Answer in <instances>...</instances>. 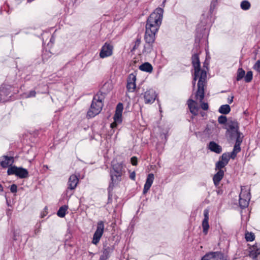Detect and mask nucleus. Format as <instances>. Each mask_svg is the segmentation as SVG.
<instances>
[{
	"mask_svg": "<svg viewBox=\"0 0 260 260\" xmlns=\"http://www.w3.org/2000/svg\"><path fill=\"white\" fill-rule=\"evenodd\" d=\"M227 164L224 162L221 161V160H219L215 165V170H223L222 169L224 168Z\"/></svg>",
	"mask_w": 260,
	"mask_h": 260,
	"instance_id": "nucleus-29",
	"label": "nucleus"
},
{
	"mask_svg": "<svg viewBox=\"0 0 260 260\" xmlns=\"http://www.w3.org/2000/svg\"><path fill=\"white\" fill-rule=\"evenodd\" d=\"M136 76L134 74L129 75L127 80L126 88L129 92H134L136 87Z\"/></svg>",
	"mask_w": 260,
	"mask_h": 260,
	"instance_id": "nucleus-11",
	"label": "nucleus"
},
{
	"mask_svg": "<svg viewBox=\"0 0 260 260\" xmlns=\"http://www.w3.org/2000/svg\"><path fill=\"white\" fill-rule=\"evenodd\" d=\"M111 89L112 88L111 84L109 82H106L101 88L100 92L102 94H105L109 92L111 90Z\"/></svg>",
	"mask_w": 260,
	"mask_h": 260,
	"instance_id": "nucleus-24",
	"label": "nucleus"
},
{
	"mask_svg": "<svg viewBox=\"0 0 260 260\" xmlns=\"http://www.w3.org/2000/svg\"><path fill=\"white\" fill-rule=\"evenodd\" d=\"M11 192H7L5 194V198L6 199L7 203L8 206H12V205L14 204L15 202L14 200L11 201L10 199V196L12 193H15L16 192V185L13 184L10 188Z\"/></svg>",
	"mask_w": 260,
	"mask_h": 260,
	"instance_id": "nucleus-19",
	"label": "nucleus"
},
{
	"mask_svg": "<svg viewBox=\"0 0 260 260\" xmlns=\"http://www.w3.org/2000/svg\"><path fill=\"white\" fill-rule=\"evenodd\" d=\"M233 99H234V96L233 95H231V96H229L228 98V102L229 104H231L233 102Z\"/></svg>",
	"mask_w": 260,
	"mask_h": 260,
	"instance_id": "nucleus-47",
	"label": "nucleus"
},
{
	"mask_svg": "<svg viewBox=\"0 0 260 260\" xmlns=\"http://www.w3.org/2000/svg\"><path fill=\"white\" fill-rule=\"evenodd\" d=\"M121 116L122 114L115 113L113 117L114 120L116 121V122L121 123L122 121Z\"/></svg>",
	"mask_w": 260,
	"mask_h": 260,
	"instance_id": "nucleus-35",
	"label": "nucleus"
},
{
	"mask_svg": "<svg viewBox=\"0 0 260 260\" xmlns=\"http://www.w3.org/2000/svg\"><path fill=\"white\" fill-rule=\"evenodd\" d=\"M68 208V207L66 205L60 207L57 212V215L60 217H64Z\"/></svg>",
	"mask_w": 260,
	"mask_h": 260,
	"instance_id": "nucleus-26",
	"label": "nucleus"
},
{
	"mask_svg": "<svg viewBox=\"0 0 260 260\" xmlns=\"http://www.w3.org/2000/svg\"><path fill=\"white\" fill-rule=\"evenodd\" d=\"M254 238L255 236L253 233L247 232L245 234V239L247 241H252Z\"/></svg>",
	"mask_w": 260,
	"mask_h": 260,
	"instance_id": "nucleus-33",
	"label": "nucleus"
},
{
	"mask_svg": "<svg viewBox=\"0 0 260 260\" xmlns=\"http://www.w3.org/2000/svg\"><path fill=\"white\" fill-rule=\"evenodd\" d=\"M105 225L103 221H99L97 223V226L95 232L93 236L92 243L96 245L100 241L104 231Z\"/></svg>",
	"mask_w": 260,
	"mask_h": 260,
	"instance_id": "nucleus-6",
	"label": "nucleus"
},
{
	"mask_svg": "<svg viewBox=\"0 0 260 260\" xmlns=\"http://www.w3.org/2000/svg\"><path fill=\"white\" fill-rule=\"evenodd\" d=\"M139 69L142 71L151 73L153 70V67L150 63L145 62L139 66Z\"/></svg>",
	"mask_w": 260,
	"mask_h": 260,
	"instance_id": "nucleus-23",
	"label": "nucleus"
},
{
	"mask_svg": "<svg viewBox=\"0 0 260 260\" xmlns=\"http://www.w3.org/2000/svg\"><path fill=\"white\" fill-rule=\"evenodd\" d=\"M245 75V72L242 68H239L237 72V81L241 80L243 78Z\"/></svg>",
	"mask_w": 260,
	"mask_h": 260,
	"instance_id": "nucleus-27",
	"label": "nucleus"
},
{
	"mask_svg": "<svg viewBox=\"0 0 260 260\" xmlns=\"http://www.w3.org/2000/svg\"><path fill=\"white\" fill-rule=\"evenodd\" d=\"M230 158H232V157L231 156V153L229 154L228 153H223L222 155L220 157L219 159L228 165Z\"/></svg>",
	"mask_w": 260,
	"mask_h": 260,
	"instance_id": "nucleus-28",
	"label": "nucleus"
},
{
	"mask_svg": "<svg viewBox=\"0 0 260 260\" xmlns=\"http://www.w3.org/2000/svg\"><path fill=\"white\" fill-rule=\"evenodd\" d=\"M260 254V247L257 244L253 245L249 248V256L252 259H256Z\"/></svg>",
	"mask_w": 260,
	"mask_h": 260,
	"instance_id": "nucleus-17",
	"label": "nucleus"
},
{
	"mask_svg": "<svg viewBox=\"0 0 260 260\" xmlns=\"http://www.w3.org/2000/svg\"><path fill=\"white\" fill-rule=\"evenodd\" d=\"M155 91L153 89L147 90L144 95L145 104H151L154 102L156 98Z\"/></svg>",
	"mask_w": 260,
	"mask_h": 260,
	"instance_id": "nucleus-12",
	"label": "nucleus"
},
{
	"mask_svg": "<svg viewBox=\"0 0 260 260\" xmlns=\"http://www.w3.org/2000/svg\"><path fill=\"white\" fill-rule=\"evenodd\" d=\"M118 123H119L114 120V122L111 124V127L112 128L116 127Z\"/></svg>",
	"mask_w": 260,
	"mask_h": 260,
	"instance_id": "nucleus-46",
	"label": "nucleus"
},
{
	"mask_svg": "<svg viewBox=\"0 0 260 260\" xmlns=\"http://www.w3.org/2000/svg\"><path fill=\"white\" fill-rule=\"evenodd\" d=\"M227 132L229 134L230 137L231 139H233L234 134H237L239 132V126L237 121H229L227 123Z\"/></svg>",
	"mask_w": 260,
	"mask_h": 260,
	"instance_id": "nucleus-8",
	"label": "nucleus"
},
{
	"mask_svg": "<svg viewBox=\"0 0 260 260\" xmlns=\"http://www.w3.org/2000/svg\"><path fill=\"white\" fill-rule=\"evenodd\" d=\"M109 258L106 255L104 254L103 253L101 255L99 260H107Z\"/></svg>",
	"mask_w": 260,
	"mask_h": 260,
	"instance_id": "nucleus-45",
	"label": "nucleus"
},
{
	"mask_svg": "<svg viewBox=\"0 0 260 260\" xmlns=\"http://www.w3.org/2000/svg\"><path fill=\"white\" fill-rule=\"evenodd\" d=\"M209 149L213 152L219 154L222 151L221 147L214 141L210 142L209 144Z\"/></svg>",
	"mask_w": 260,
	"mask_h": 260,
	"instance_id": "nucleus-21",
	"label": "nucleus"
},
{
	"mask_svg": "<svg viewBox=\"0 0 260 260\" xmlns=\"http://www.w3.org/2000/svg\"><path fill=\"white\" fill-rule=\"evenodd\" d=\"M195 98L197 100H199V101H200L199 99H197L196 96H195ZM202 100H203V99ZM202 102H203V101H202L201 102H200L201 103V108L204 110H207L209 108L208 104L207 103H203Z\"/></svg>",
	"mask_w": 260,
	"mask_h": 260,
	"instance_id": "nucleus-39",
	"label": "nucleus"
},
{
	"mask_svg": "<svg viewBox=\"0 0 260 260\" xmlns=\"http://www.w3.org/2000/svg\"><path fill=\"white\" fill-rule=\"evenodd\" d=\"M224 171L223 170H218V172L214 175L213 180L216 186H218L220 181L224 176Z\"/></svg>",
	"mask_w": 260,
	"mask_h": 260,
	"instance_id": "nucleus-20",
	"label": "nucleus"
},
{
	"mask_svg": "<svg viewBox=\"0 0 260 260\" xmlns=\"http://www.w3.org/2000/svg\"><path fill=\"white\" fill-rule=\"evenodd\" d=\"M204 218L202 222V226L203 229V232L205 235H206L208 233V231L209 228V225L208 224L209 210L208 209H205L204 211Z\"/></svg>",
	"mask_w": 260,
	"mask_h": 260,
	"instance_id": "nucleus-16",
	"label": "nucleus"
},
{
	"mask_svg": "<svg viewBox=\"0 0 260 260\" xmlns=\"http://www.w3.org/2000/svg\"><path fill=\"white\" fill-rule=\"evenodd\" d=\"M0 190H3V187L1 184H0Z\"/></svg>",
	"mask_w": 260,
	"mask_h": 260,
	"instance_id": "nucleus-49",
	"label": "nucleus"
},
{
	"mask_svg": "<svg viewBox=\"0 0 260 260\" xmlns=\"http://www.w3.org/2000/svg\"><path fill=\"white\" fill-rule=\"evenodd\" d=\"M230 106L227 104L221 106L218 110L219 112L223 114H227L230 113Z\"/></svg>",
	"mask_w": 260,
	"mask_h": 260,
	"instance_id": "nucleus-25",
	"label": "nucleus"
},
{
	"mask_svg": "<svg viewBox=\"0 0 260 260\" xmlns=\"http://www.w3.org/2000/svg\"><path fill=\"white\" fill-rule=\"evenodd\" d=\"M163 12L162 9L157 8L147 19L144 35L145 44L144 46V51L145 52L150 53L153 50L155 35L161 23Z\"/></svg>",
	"mask_w": 260,
	"mask_h": 260,
	"instance_id": "nucleus-1",
	"label": "nucleus"
},
{
	"mask_svg": "<svg viewBox=\"0 0 260 260\" xmlns=\"http://www.w3.org/2000/svg\"><path fill=\"white\" fill-rule=\"evenodd\" d=\"M141 42V38H138L137 39L136 41H135V45L133 47L132 50H135L137 49L140 46Z\"/></svg>",
	"mask_w": 260,
	"mask_h": 260,
	"instance_id": "nucleus-41",
	"label": "nucleus"
},
{
	"mask_svg": "<svg viewBox=\"0 0 260 260\" xmlns=\"http://www.w3.org/2000/svg\"><path fill=\"white\" fill-rule=\"evenodd\" d=\"M241 135L242 134L239 132H238L237 134H234L233 138L236 137V141L234 146V149L231 153L232 159H234L236 157L237 154L241 151L240 145L242 142V137H241Z\"/></svg>",
	"mask_w": 260,
	"mask_h": 260,
	"instance_id": "nucleus-7",
	"label": "nucleus"
},
{
	"mask_svg": "<svg viewBox=\"0 0 260 260\" xmlns=\"http://www.w3.org/2000/svg\"><path fill=\"white\" fill-rule=\"evenodd\" d=\"M79 183V178L75 174L71 175L68 182V189L74 190Z\"/></svg>",
	"mask_w": 260,
	"mask_h": 260,
	"instance_id": "nucleus-13",
	"label": "nucleus"
},
{
	"mask_svg": "<svg viewBox=\"0 0 260 260\" xmlns=\"http://www.w3.org/2000/svg\"><path fill=\"white\" fill-rule=\"evenodd\" d=\"M122 167L118 165V167L116 168L114 166L113 167L112 170L111 171V180L109 187H113L114 184L118 183L121 180V177L122 174Z\"/></svg>",
	"mask_w": 260,
	"mask_h": 260,
	"instance_id": "nucleus-5",
	"label": "nucleus"
},
{
	"mask_svg": "<svg viewBox=\"0 0 260 260\" xmlns=\"http://www.w3.org/2000/svg\"><path fill=\"white\" fill-rule=\"evenodd\" d=\"M192 64L194 68V73L200 74V77L198 83V90L196 92V98L199 99L200 102L205 96V87L206 86L207 73L204 70H201L199 54H194L191 57Z\"/></svg>",
	"mask_w": 260,
	"mask_h": 260,
	"instance_id": "nucleus-2",
	"label": "nucleus"
},
{
	"mask_svg": "<svg viewBox=\"0 0 260 260\" xmlns=\"http://www.w3.org/2000/svg\"><path fill=\"white\" fill-rule=\"evenodd\" d=\"M129 177L131 179H132V180H135V172H132L130 175H129Z\"/></svg>",
	"mask_w": 260,
	"mask_h": 260,
	"instance_id": "nucleus-48",
	"label": "nucleus"
},
{
	"mask_svg": "<svg viewBox=\"0 0 260 260\" xmlns=\"http://www.w3.org/2000/svg\"><path fill=\"white\" fill-rule=\"evenodd\" d=\"M113 47L109 43H105L102 46L100 52V56L104 58L112 55L113 53Z\"/></svg>",
	"mask_w": 260,
	"mask_h": 260,
	"instance_id": "nucleus-9",
	"label": "nucleus"
},
{
	"mask_svg": "<svg viewBox=\"0 0 260 260\" xmlns=\"http://www.w3.org/2000/svg\"><path fill=\"white\" fill-rule=\"evenodd\" d=\"M250 200V189L246 186H241V192L239 194V206L242 208L247 207Z\"/></svg>",
	"mask_w": 260,
	"mask_h": 260,
	"instance_id": "nucleus-4",
	"label": "nucleus"
},
{
	"mask_svg": "<svg viewBox=\"0 0 260 260\" xmlns=\"http://www.w3.org/2000/svg\"><path fill=\"white\" fill-rule=\"evenodd\" d=\"M17 177L20 178H26L28 177V172L25 169L17 167Z\"/></svg>",
	"mask_w": 260,
	"mask_h": 260,
	"instance_id": "nucleus-22",
	"label": "nucleus"
},
{
	"mask_svg": "<svg viewBox=\"0 0 260 260\" xmlns=\"http://www.w3.org/2000/svg\"><path fill=\"white\" fill-rule=\"evenodd\" d=\"M252 77L253 74L252 71L247 72L245 76H244L245 81L247 83L250 82L252 79Z\"/></svg>",
	"mask_w": 260,
	"mask_h": 260,
	"instance_id": "nucleus-32",
	"label": "nucleus"
},
{
	"mask_svg": "<svg viewBox=\"0 0 260 260\" xmlns=\"http://www.w3.org/2000/svg\"><path fill=\"white\" fill-rule=\"evenodd\" d=\"M131 163L133 166L137 165V158L136 156H133L131 159Z\"/></svg>",
	"mask_w": 260,
	"mask_h": 260,
	"instance_id": "nucleus-43",
	"label": "nucleus"
},
{
	"mask_svg": "<svg viewBox=\"0 0 260 260\" xmlns=\"http://www.w3.org/2000/svg\"><path fill=\"white\" fill-rule=\"evenodd\" d=\"M218 121L220 124H224L227 121L226 117L223 115L220 116L218 118Z\"/></svg>",
	"mask_w": 260,
	"mask_h": 260,
	"instance_id": "nucleus-38",
	"label": "nucleus"
},
{
	"mask_svg": "<svg viewBox=\"0 0 260 260\" xmlns=\"http://www.w3.org/2000/svg\"><path fill=\"white\" fill-rule=\"evenodd\" d=\"M12 88L10 86H7L6 87V89H8L9 90V91L5 92L4 90L1 91V92L0 93V101L2 100V96L3 95L7 96L10 93Z\"/></svg>",
	"mask_w": 260,
	"mask_h": 260,
	"instance_id": "nucleus-31",
	"label": "nucleus"
},
{
	"mask_svg": "<svg viewBox=\"0 0 260 260\" xmlns=\"http://www.w3.org/2000/svg\"><path fill=\"white\" fill-rule=\"evenodd\" d=\"M154 178V175L152 173L148 175L143 189V193L144 194L149 190L153 183Z\"/></svg>",
	"mask_w": 260,
	"mask_h": 260,
	"instance_id": "nucleus-18",
	"label": "nucleus"
},
{
	"mask_svg": "<svg viewBox=\"0 0 260 260\" xmlns=\"http://www.w3.org/2000/svg\"><path fill=\"white\" fill-rule=\"evenodd\" d=\"M202 260H224L223 255L219 252H211L205 255Z\"/></svg>",
	"mask_w": 260,
	"mask_h": 260,
	"instance_id": "nucleus-10",
	"label": "nucleus"
},
{
	"mask_svg": "<svg viewBox=\"0 0 260 260\" xmlns=\"http://www.w3.org/2000/svg\"><path fill=\"white\" fill-rule=\"evenodd\" d=\"M36 93L35 90H31L29 91L28 94L27 95V97L29 98L35 96L36 95Z\"/></svg>",
	"mask_w": 260,
	"mask_h": 260,
	"instance_id": "nucleus-44",
	"label": "nucleus"
},
{
	"mask_svg": "<svg viewBox=\"0 0 260 260\" xmlns=\"http://www.w3.org/2000/svg\"><path fill=\"white\" fill-rule=\"evenodd\" d=\"M198 77H200V74L194 73V77H193V80L192 81V85H193V87H194V86H195L196 82V80H197V78Z\"/></svg>",
	"mask_w": 260,
	"mask_h": 260,
	"instance_id": "nucleus-42",
	"label": "nucleus"
},
{
	"mask_svg": "<svg viewBox=\"0 0 260 260\" xmlns=\"http://www.w3.org/2000/svg\"><path fill=\"white\" fill-rule=\"evenodd\" d=\"M250 4L247 1H243L240 5L241 8L243 10H247L250 7Z\"/></svg>",
	"mask_w": 260,
	"mask_h": 260,
	"instance_id": "nucleus-30",
	"label": "nucleus"
},
{
	"mask_svg": "<svg viewBox=\"0 0 260 260\" xmlns=\"http://www.w3.org/2000/svg\"><path fill=\"white\" fill-rule=\"evenodd\" d=\"M103 106V104L102 100L100 99L98 94H96L93 98L90 108L87 112V118H90L99 114L101 111Z\"/></svg>",
	"mask_w": 260,
	"mask_h": 260,
	"instance_id": "nucleus-3",
	"label": "nucleus"
},
{
	"mask_svg": "<svg viewBox=\"0 0 260 260\" xmlns=\"http://www.w3.org/2000/svg\"><path fill=\"white\" fill-rule=\"evenodd\" d=\"M7 173H8V174L9 175H13V174L16 175V167L13 166V167L9 168L8 169Z\"/></svg>",
	"mask_w": 260,
	"mask_h": 260,
	"instance_id": "nucleus-36",
	"label": "nucleus"
},
{
	"mask_svg": "<svg viewBox=\"0 0 260 260\" xmlns=\"http://www.w3.org/2000/svg\"><path fill=\"white\" fill-rule=\"evenodd\" d=\"M253 69L258 73H260V60H257L253 67Z\"/></svg>",
	"mask_w": 260,
	"mask_h": 260,
	"instance_id": "nucleus-40",
	"label": "nucleus"
},
{
	"mask_svg": "<svg viewBox=\"0 0 260 260\" xmlns=\"http://www.w3.org/2000/svg\"><path fill=\"white\" fill-rule=\"evenodd\" d=\"M123 111V105L122 103H118L116 106L115 113L122 114Z\"/></svg>",
	"mask_w": 260,
	"mask_h": 260,
	"instance_id": "nucleus-37",
	"label": "nucleus"
},
{
	"mask_svg": "<svg viewBox=\"0 0 260 260\" xmlns=\"http://www.w3.org/2000/svg\"><path fill=\"white\" fill-rule=\"evenodd\" d=\"M14 162V158L11 156H3L0 158V164L3 168L11 166Z\"/></svg>",
	"mask_w": 260,
	"mask_h": 260,
	"instance_id": "nucleus-14",
	"label": "nucleus"
},
{
	"mask_svg": "<svg viewBox=\"0 0 260 260\" xmlns=\"http://www.w3.org/2000/svg\"><path fill=\"white\" fill-rule=\"evenodd\" d=\"M112 248L109 246H104L103 253L109 257L110 253L112 252Z\"/></svg>",
	"mask_w": 260,
	"mask_h": 260,
	"instance_id": "nucleus-34",
	"label": "nucleus"
},
{
	"mask_svg": "<svg viewBox=\"0 0 260 260\" xmlns=\"http://www.w3.org/2000/svg\"><path fill=\"white\" fill-rule=\"evenodd\" d=\"M187 105L190 112L194 115H197L198 113L199 107L197 103L193 100L190 99L187 101Z\"/></svg>",
	"mask_w": 260,
	"mask_h": 260,
	"instance_id": "nucleus-15",
	"label": "nucleus"
}]
</instances>
